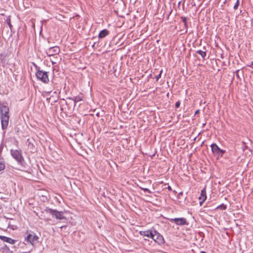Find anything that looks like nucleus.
<instances>
[{
	"label": "nucleus",
	"mask_w": 253,
	"mask_h": 253,
	"mask_svg": "<svg viewBox=\"0 0 253 253\" xmlns=\"http://www.w3.org/2000/svg\"><path fill=\"white\" fill-rule=\"evenodd\" d=\"M1 124L3 130L5 129L8 125L9 117L8 115L9 108L6 106H3L0 108Z\"/></svg>",
	"instance_id": "nucleus-1"
},
{
	"label": "nucleus",
	"mask_w": 253,
	"mask_h": 253,
	"mask_svg": "<svg viewBox=\"0 0 253 253\" xmlns=\"http://www.w3.org/2000/svg\"><path fill=\"white\" fill-rule=\"evenodd\" d=\"M10 154L12 157L18 162V164L22 165L24 159L22 155V151L20 149L10 150Z\"/></svg>",
	"instance_id": "nucleus-2"
},
{
	"label": "nucleus",
	"mask_w": 253,
	"mask_h": 253,
	"mask_svg": "<svg viewBox=\"0 0 253 253\" xmlns=\"http://www.w3.org/2000/svg\"><path fill=\"white\" fill-rule=\"evenodd\" d=\"M47 73V72L38 70L36 73V75L38 80L43 83L47 84L49 82Z\"/></svg>",
	"instance_id": "nucleus-3"
},
{
	"label": "nucleus",
	"mask_w": 253,
	"mask_h": 253,
	"mask_svg": "<svg viewBox=\"0 0 253 253\" xmlns=\"http://www.w3.org/2000/svg\"><path fill=\"white\" fill-rule=\"evenodd\" d=\"M211 151L213 155L217 158L222 157L225 153V151L221 149L215 143H212L211 145Z\"/></svg>",
	"instance_id": "nucleus-4"
},
{
	"label": "nucleus",
	"mask_w": 253,
	"mask_h": 253,
	"mask_svg": "<svg viewBox=\"0 0 253 253\" xmlns=\"http://www.w3.org/2000/svg\"><path fill=\"white\" fill-rule=\"evenodd\" d=\"M44 211L46 213L50 214L58 219H62L64 218V217L63 215V212L62 211H58L56 210H52L48 208H46L44 210Z\"/></svg>",
	"instance_id": "nucleus-5"
},
{
	"label": "nucleus",
	"mask_w": 253,
	"mask_h": 253,
	"mask_svg": "<svg viewBox=\"0 0 253 253\" xmlns=\"http://www.w3.org/2000/svg\"><path fill=\"white\" fill-rule=\"evenodd\" d=\"M39 237L34 233L28 234L25 237V241L29 243L32 245L38 242Z\"/></svg>",
	"instance_id": "nucleus-6"
},
{
	"label": "nucleus",
	"mask_w": 253,
	"mask_h": 253,
	"mask_svg": "<svg viewBox=\"0 0 253 253\" xmlns=\"http://www.w3.org/2000/svg\"><path fill=\"white\" fill-rule=\"evenodd\" d=\"M154 237L152 239L158 245H161L165 243V240L163 236L161 235L156 230H155L154 233Z\"/></svg>",
	"instance_id": "nucleus-7"
},
{
	"label": "nucleus",
	"mask_w": 253,
	"mask_h": 253,
	"mask_svg": "<svg viewBox=\"0 0 253 253\" xmlns=\"http://www.w3.org/2000/svg\"><path fill=\"white\" fill-rule=\"evenodd\" d=\"M171 222H174L177 225H188V222L185 218H175L169 219Z\"/></svg>",
	"instance_id": "nucleus-8"
},
{
	"label": "nucleus",
	"mask_w": 253,
	"mask_h": 253,
	"mask_svg": "<svg viewBox=\"0 0 253 253\" xmlns=\"http://www.w3.org/2000/svg\"><path fill=\"white\" fill-rule=\"evenodd\" d=\"M155 229L154 230H147L145 231H139V234L140 235L143 236H146L148 238H152L154 237V233L155 231Z\"/></svg>",
	"instance_id": "nucleus-9"
},
{
	"label": "nucleus",
	"mask_w": 253,
	"mask_h": 253,
	"mask_svg": "<svg viewBox=\"0 0 253 253\" xmlns=\"http://www.w3.org/2000/svg\"><path fill=\"white\" fill-rule=\"evenodd\" d=\"M207 199V196H206V191L205 188H204L203 190H202L200 196L199 198V199L200 200V205H202V204L205 202V201Z\"/></svg>",
	"instance_id": "nucleus-10"
},
{
	"label": "nucleus",
	"mask_w": 253,
	"mask_h": 253,
	"mask_svg": "<svg viewBox=\"0 0 253 253\" xmlns=\"http://www.w3.org/2000/svg\"><path fill=\"white\" fill-rule=\"evenodd\" d=\"M60 52V49L58 46H54L50 47L48 50V52L50 53V55L57 54Z\"/></svg>",
	"instance_id": "nucleus-11"
},
{
	"label": "nucleus",
	"mask_w": 253,
	"mask_h": 253,
	"mask_svg": "<svg viewBox=\"0 0 253 253\" xmlns=\"http://www.w3.org/2000/svg\"><path fill=\"white\" fill-rule=\"evenodd\" d=\"M109 34V31L107 29L102 30L100 32L98 35L99 39H103L105 38L106 36L108 35Z\"/></svg>",
	"instance_id": "nucleus-12"
},
{
	"label": "nucleus",
	"mask_w": 253,
	"mask_h": 253,
	"mask_svg": "<svg viewBox=\"0 0 253 253\" xmlns=\"http://www.w3.org/2000/svg\"><path fill=\"white\" fill-rule=\"evenodd\" d=\"M0 239L4 242L10 243V244H14L15 243V240L6 236H0Z\"/></svg>",
	"instance_id": "nucleus-13"
},
{
	"label": "nucleus",
	"mask_w": 253,
	"mask_h": 253,
	"mask_svg": "<svg viewBox=\"0 0 253 253\" xmlns=\"http://www.w3.org/2000/svg\"><path fill=\"white\" fill-rule=\"evenodd\" d=\"M181 19L182 22L184 23V27L185 29V32H187V28H188V24L187 22V18L186 17H181Z\"/></svg>",
	"instance_id": "nucleus-14"
},
{
	"label": "nucleus",
	"mask_w": 253,
	"mask_h": 253,
	"mask_svg": "<svg viewBox=\"0 0 253 253\" xmlns=\"http://www.w3.org/2000/svg\"><path fill=\"white\" fill-rule=\"evenodd\" d=\"M196 53L200 54L204 59H205L207 55L206 51H202L201 50H198L196 51Z\"/></svg>",
	"instance_id": "nucleus-15"
},
{
	"label": "nucleus",
	"mask_w": 253,
	"mask_h": 253,
	"mask_svg": "<svg viewBox=\"0 0 253 253\" xmlns=\"http://www.w3.org/2000/svg\"><path fill=\"white\" fill-rule=\"evenodd\" d=\"M6 22L8 25L10 29L11 30L12 26L11 24L10 16H9V17L7 19Z\"/></svg>",
	"instance_id": "nucleus-16"
},
{
	"label": "nucleus",
	"mask_w": 253,
	"mask_h": 253,
	"mask_svg": "<svg viewBox=\"0 0 253 253\" xmlns=\"http://www.w3.org/2000/svg\"><path fill=\"white\" fill-rule=\"evenodd\" d=\"M140 188H141V189H142L143 191H144L145 192H147L149 194H151L152 193V192L149 189H148V188H142L141 187H140Z\"/></svg>",
	"instance_id": "nucleus-17"
},
{
	"label": "nucleus",
	"mask_w": 253,
	"mask_h": 253,
	"mask_svg": "<svg viewBox=\"0 0 253 253\" xmlns=\"http://www.w3.org/2000/svg\"><path fill=\"white\" fill-rule=\"evenodd\" d=\"M5 168V165L4 163L1 162H0V171L4 169Z\"/></svg>",
	"instance_id": "nucleus-18"
},
{
	"label": "nucleus",
	"mask_w": 253,
	"mask_h": 253,
	"mask_svg": "<svg viewBox=\"0 0 253 253\" xmlns=\"http://www.w3.org/2000/svg\"><path fill=\"white\" fill-rule=\"evenodd\" d=\"M239 0H237V1L235 3V4L234 5V9L235 10L237 9L239 6Z\"/></svg>",
	"instance_id": "nucleus-19"
},
{
	"label": "nucleus",
	"mask_w": 253,
	"mask_h": 253,
	"mask_svg": "<svg viewBox=\"0 0 253 253\" xmlns=\"http://www.w3.org/2000/svg\"><path fill=\"white\" fill-rule=\"evenodd\" d=\"M162 72H163V70H162L160 71L159 74L155 77V78L156 79L157 81H158L159 79L161 77V75H162Z\"/></svg>",
	"instance_id": "nucleus-20"
},
{
	"label": "nucleus",
	"mask_w": 253,
	"mask_h": 253,
	"mask_svg": "<svg viewBox=\"0 0 253 253\" xmlns=\"http://www.w3.org/2000/svg\"><path fill=\"white\" fill-rule=\"evenodd\" d=\"M81 100H82V99L79 96H76L75 97V98L74 99V102L75 103L79 102V101H81Z\"/></svg>",
	"instance_id": "nucleus-21"
},
{
	"label": "nucleus",
	"mask_w": 253,
	"mask_h": 253,
	"mask_svg": "<svg viewBox=\"0 0 253 253\" xmlns=\"http://www.w3.org/2000/svg\"><path fill=\"white\" fill-rule=\"evenodd\" d=\"M218 208H220L222 210H226V206L224 205V204H222L220 205L219 207H218Z\"/></svg>",
	"instance_id": "nucleus-22"
},
{
	"label": "nucleus",
	"mask_w": 253,
	"mask_h": 253,
	"mask_svg": "<svg viewBox=\"0 0 253 253\" xmlns=\"http://www.w3.org/2000/svg\"><path fill=\"white\" fill-rule=\"evenodd\" d=\"M180 102L179 101H177L176 103H175V106L176 108H178L180 106Z\"/></svg>",
	"instance_id": "nucleus-23"
},
{
	"label": "nucleus",
	"mask_w": 253,
	"mask_h": 253,
	"mask_svg": "<svg viewBox=\"0 0 253 253\" xmlns=\"http://www.w3.org/2000/svg\"><path fill=\"white\" fill-rule=\"evenodd\" d=\"M247 66L248 67L253 69V61L250 64H248Z\"/></svg>",
	"instance_id": "nucleus-24"
},
{
	"label": "nucleus",
	"mask_w": 253,
	"mask_h": 253,
	"mask_svg": "<svg viewBox=\"0 0 253 253\" xmlns=\"http://www.w3.org/2000/svg\"><path fill=\"white\" fill-rule=\"evenodd\" d=\"M34 66L35 67L36 69L38 71V70H40V67H38L35 63H33Z\"/></svg>",
	"instance_id": "nucleus-25"
},
{
	"label": "nucleus",
	"mask_w": 253,
	"mask_h": 253,
	"mask_svg": "<svg viewBox=\"0 0 253 253\" xmlns=\"http://www.w3.org/2000/svg\"><path fill=\"white\" fill-rule=\"evenodd\" d=\"M240 72V70H238L236 71V75L237 77H238V78H239V73Z\"/></svg>",
	"instance_id": "nucleus-26"
},
{
	"label": "nucleus",
	"mask_w": 253,
	"mask_h": 253,
	"mask_svg": "<svg viewBox=\"0 0 253 253\" xmlns=\"http://www.w3.org/2000/svg\"><path fill=\"white\" fill-rule=\"evenodd\" d=\"M199 110H197L195 112V115H196V114H197L198 113H199Z\"/></svg>",
	"instance_id": "nucleus-27"
},
{
	"label": "nucleus",
	"mask_w": 253,
	"mask_h": 253,
	"mask_svg": "<svg viewBox=\"0 0 253 253\" xmlns=\"http://www.w3.org/2000/svg\"><path fill=\"white\" fill-rule=\"evenodd\" d=\"M168 189L169 190H170V191H171V190H172V189H171V187H170V186H169L168 187Z\"/></svg>",
	"instance_id": "nucleus-28"
},
{
	"label": "nucleus",
	"mask_w": 253,
	"mask_h": 253,
	"mask_svg": "<svg viewBox=\"0 0 253 253\" xmlns=\"http://www.w3.org/2000/svg\"><path fill=\"white\" fill-rule=\"evenodd\" d=\"M42 219H44V220H48V218H43V217H42Z\"/></svg>",
	"instance_id": "nucleus-29"
},
{
	"label": "nucleus",
	"mask_w": 253,
	"mask_h": 253,
	"mask_svg": "<svg viewBox=\"0 0 253 253\" xmlns=\"http://www.w3.org/2000/svg\"><path fill=\"white\" fill-rule=\"evenodd\" d=\"M201 253H207L204 251H202V252H201Z\"/></svg>",
	"instance_id": "nucleus-30"
},
{
	"label": "nucleus",
	"mask_w": 253,
	"mask_h": 253,
	"mask_svg": "<svg viewBox=\"0 0 253 253\" xmlns=\"http://www.w3.org/2000/svg\"><path fill=\"white\" fill-rule=\"evenodd\" d=\"M52 64H55V62H54L53 61H52Z\"/></svg>",
	"instance_id": "nucleus-31"
},
{
	"label": "nucleus",
	"mask_w": 253,
	"mask_h": 253,
	"mask_svg": "<svg viewBox=\"0 0 253 253\" xmlns=\"http://www.w3.org/2000/svg\"><path fill=\"white\" fill-rule=\"evenodd\" d=\"M57 99H56V100H54V102H55L57 101Z\"/></svg>",
	"instance_id": "nucleus-32"
}]
</instances>
